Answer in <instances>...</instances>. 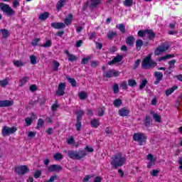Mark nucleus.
Here are the masks:
<instances>
[{"label": "nucleus", "mask_w": 182, "mask_h": 182, "mask_svg": "<svg viewBox=\"0 0 182 182\" xmlns=\"http://www.w3.org/2000/svg\"><path fill=\"white\" fill-rule=\"evenodd\" d=\"M125 162L126 155L122 153H118L114 156L112 164L115 167H120V166H123Z\"/></svg>", "instance_id": "nucleus-1"}, {"label": "nucleus", "mask_w": 182, "mask_h": 182, "mask_svg": "<svg viewBox=\"0 0 182 182\" xmlns=\"http://www.w3.org/2000/svg\"><path fill=\"white\" fill-rule=\"evenodd\" d=\"M151 56H153V53H150L142 61L141 65L144 69H149V68H155V66L157 65V63L151 60Z\"/></svg>", "instance_id": "nucleus-2"}, {"label": "nucleus", "mask_w": 182, "mask_h": 182, "mask_svg": "<svg viewBox=\"0 0 182 182\" xmlns=\"http://www.w3.org/2000/svg\"><path fill=\"white\" fill-rule=\"evenodd\" d=\"M133 140L137 141L139 146H144L147 140V136L146 134L141 132L134 133L133 135Z\"/></svg>", "instance_id": "nucleus-3"}, {"label": "nucleus", "mask_w": 182, "mask_h": 182, "mask_svg": "<svg viewBox=\"0 0 182 182\" xmlns=\"http://www.w3.org/2000/svg\"><path fill=\"white\" fill-rule=\"evenodd\" d=\"M85 156H87V154H86L85 151H80L78 152L75 151H68V157H70V159L79 160L85 157Z\"/></svg>", "instance_id": "nucleus-4"}, {"label": "nucleus", "mask_w": 182, "mask_h": 182, "mask_svg": "<svg viewBox=\"0 0 182 182\" xmlns=\"http://www.w3.org/2000/svg\"><path fill=\"white\" fill-rule=\"evenodd\" d=\"M0 9L4 12V14H6L9 16H12V15L15 14L14 9L6 4L0 3Z\"/></svg>", "instance_id": "nucleus-5"}, {"label": "nucleus", "mask_w": 182, "mask_h": 182, "mask_svg": "<svg viewBox=\"0 0 182 182\" xmlns=\"http://www.w3.org/2000/svg\"><path fill=\"white\" fill-rule=\"evenodd\" d=\"M170 46L168 43H164L156 48L154 51V55H156V56L162 55V53H164V52H167Z\"/></svg>", "instance_id": "nucleus-6"}, {"label": "nucleus", "mask_w": 182, "mask_h": 182, "mask_svg": "<svg viewBox=\"0 0 182 182\" xmlns=\"http://www.w3.org/2000/svg\"><path fill=\"white\" fill-rule=\"evenodd\" d=\"M17 130L18 129H16V127H9L5 126L3 127L1 129V134L5 137L6 136H9L10 134H14V133H15Z\"/></svg>", "instance_id": "nucleus-7"}, {"label": "nucleus", "mask_w": 182, "mask_h": 182, "mask_svg": "<svg viewBox=\"0 0 182 182\" xmlns=\"http://www.w3.org/2000/svg\"><path fill=\"white\" fill-rule=\"evenodd\" d=\"M14 171L17 174L23 175L29 171V168H28V166H21L15 168Z\"/></svg>", "instance_id": "nucleus-8"}, {"label": "nucleus", "mask_w": 182, "mask_h": 182, "mask_svg": "<svg viewBox=\"0 0 182 182\" xmlns=\"http://www.w3.org/2000/svg\"><path fill=\"white\" fill-rule=\"evenodd\" d=\"M65 89H66V84L65 82H60L55 92L57 96H63L65 95Z\"/></svg>", "instance_id": "nucleus-9"}, {"label": "nucleus", "mask_w": 182, "mask_h": 182, "mask_svg": "<svg viewBox=\"0 0 182 182\" xmlns=\"http://www.w3.org/2000/svg\"><path fill=\"white\" fill-rule=\"evenodd\" d=\"M146 159L148 160L147 167L148 168H151V167L156 164V158L153 156L151 154H149Z\"/></svg>", "instance_id": "nucleus-10"}, {"label": "nucleus", "mask_w": 182, "mask_h": 182, "mask_svg": "<svg viewBox=\"0 0 182 182\" xmlns=\"http://www.w3.org/2000/svg\"><path fill=\"white\" fill-rule=\"evenodd\" d=\"M120 75V72L116 70H110L104 74V77H117Z\"/></svg>", "instance_id": "nucleus-11"}, {"label": "nucleus", "mask_w": 182, "mask_h": 182, "mask_svg": "<svg viewBox=\"0 0 182 182\" xmlns=\"http://www.w3.org/2000/svg\"><path fill=\"white\" fill-rule=\"evenodd\" d=\"M118 113L119 116L122 117H124L126 116H129V114L130 113V109L127 107H123L119 109Z\"/></svg>", "instance_id": "nucleus-12"}, {"label": "nucleus", "mask_w": 182, "mask_h": 182, "mask_svg": "<svg viewBox=\"0 0 182 182\" xmlns=\"http://www.w3.org/2000/svg\"><path fill=\"white\" fill-rule=\"evenodd\" d=\"M14 105V101L11 100H1L0 101V107H9Z\"/></svg>", "instance_id": "nucleus-13"}, {"label": "nucleus", "mask_w": 182, "mask_h": 182, "mask_svg": "<svg viewBox=\"0 0 182 182\" xmlns=\"http://www.w3.org/2000/svg\"><path fill=\"white\" fill-rule=\"evenodd\" d=\"M122 59H123V55H118L115 58H114L112 60L109 61L108 63V65H112L116 63H119V62H122Z\"/></svg>", "instance_id": "nucleus-14"}, {"label": "nucleus", "mask_w": 182, "mask_h": 182, "mask_svg": "<svg viewBox=\"0 0 182 182\" xmlns=\"http://www.w3.org/2000/svg\"><path fill=\"white\" fill-rule=\"evenodd\" d=\"M51 26L54 28V29H63V28H65L66 25H65L64 23H52Z\"/></svg>", "instance_id": "nucleus-15"}, {"label": "nucleus", "mask_w": 182, "mask_h": 182, "mask_svg": "<svg viewBox=\"0 0 182 182\" xmlns=\"http://www.w3.org/2000/svg\"><path fill=\"white\" fill-rule=\"evenodd\" d=\"M174 54L171 55V54H167L166 55H163L159 57L157 60L158 62H161V61H166V60H168V59H171V58H174Z\"/></svg>", "instance_id": "nucleus-16"}, {"label": "nucleus", "mask_w": 182, "mask_h": 182, "mask_svg": "<svg viewBox=\"0 0 182 182\" xmlns=\"http://www.w3.org/2000/svg\"><path fill=\"white\" fill-rule=\"evenodd\" d=\"M65 53L67 55L70 62H75V60H77V57L73 54L70 53L69 51L65 50Z\"/></svg>", "instance_id": "nucleus-17"}, {"label": "nucleus", "mask_w": 182, "mask_h": 182, "mask_svg": "<svg viewBox=\"0 0 182 182\" xmlns=\"http://www.w3.org/2000/svg\"><path fill=\"white\" fill-rule=\"evenodd\" d=\"M49 171H60L62 167L59 165H51L48 167Z\"/></svg>", "instance_id": "nucleus-18"}, {"label": "nucleus", "mask_w": 182, "mask_h": 182, "mask_svg": "<svg viewBox=\"0 0 182 182\" xmlns=\"http://www.w3.org/2000/svg\"><path fill=\"white\" fill-rule=\"evenodd\" d=\"M154 75L156 79V81L155 82V85H159V83H160V80L163 79V73L160 72H156Z\"/></svg>", "instance_id": "nucleus-19"}, {"label": "nucleus", "mask_w": 182, "mask_h": 182, "mask_svg": "<svg viewBox=\"0 0 182 182\" xmlns=\"http://www.w3.org/2000/svg\"><path fill=\"white\" fill-rule=\"evenodd\" d=\"M59 66H60V63H58V60H53L52 63V69L54 72H58L59 70Z\"/></svg>", "instance_id": "nucleus-20"}, {"label": "nucleus", "mask_w": 182, "mask_h": 182, "mask_svg": "<svg viewBox=\"0 0 182 182\" xmlns=\"http://www.w3.org/2000/svg\"><path fill=\"white\" fill-rule=\"evenodd\" d=\"M72 21H73V15L71 14H68V16L64 20V25H70L72 23Z\"/></svg>", "instance_id": "nucleus-21"}, {"label": "nucleus", "mask_w": 182, "mask_h": 182, "mask_svg": "<svg viewBox=\"0 0 182 182\" xmlns=\"http://www.w3.org/2000/svg\"><path fill=\"white\" fill-rule=\"evenodd\" d=\"M90 125H91V127L97 129V127L100 126V121H99V119H94L90 121Z\"/></svg>", "instance_id": "nucleus-22"}, {"label": "nucleus", "mask_w": 182, "mask_h": 182, "mask_svg": "<svg viewBox=\"0 0 182 182\" xmlns=\"http://www.w3.org/2000/svg\"><path fill=\"white\" fill-rule=\"evenodd\" d=\"M177 89H178V87L174 85L173 87L166 90L165 91V95L166 96H170V95H171V93H173L174 90H177Z\"/></svg>", "instance_id": "nucleus-23"}, {"label": "nucleus", "mask_w": 182, "mask_h": 182, "mask_svg": "<svg viewBox=\"0 0 182 182\" xmlns=\"http://www.w3.org/2000/svg\"><path fill=\"white\" fill-rule=\"evenodd\" d=\"M29 59H30V63L31 65H36V63H38V57H36V55H31L29 56Z\"/></svg>", "instance_id": "nucleus-24"}, {"label": "nucleus", "mask_w": 182, "mask_h": 182, "mask_svg": "<svg viewBox=\"0 0 182 182\" xmlns=\"http://www.w3.org/2000/svg\"><path fill=\"white\" fill-rule=\"evenodd\" d=\"M98 5H100V0H90V8H96Z\"/></svg>", "instance_id": "nucleus-25"}, {"label": "nucleus", "mask_w": 182, "mask_h": 182, "mask_svg": "<svg viewBox=\"0 0 182 182\" xmlns=\"http://www.w3.org/2000/svg\"><path fill=\"white\" fill-rule=\"evenodd\" d=\"M78 97L80 99V100H85V99L87 97V92L85 91L80 92L78 93Z\"/></svg>", "instance_id": "nucleus-26"}, {"label": "nucleus", "mask_w": 182, "mask_h": 182, "mask_svg": "<svg viewBox=\"0 0 182 182\" xmlns=\"http://www.w3.org/2000/svg\"><path fill=\"white\" fill-rule=\"evenodd\" d=\"M48 18H49L48 12H44L39 15V19H41V21H45L46 19H48Z\"/></svg>", "instance_id": "nucleus-27"}, {"label": "nucleus", "mask_w": 182, "mask_h": 182, "mask_svg": "<svg viewBox=\"0 0 182 182\" xmlns=\"http://www.w3.org/2000/svg\"><path fill=\"white\" fill-rule=\"evenodd\" d=\"M32 119H36V115L32 114L31 118L30 117L26 118V123L27 126H31L32 124Z\"/></svg>", "instance_id": "nucleus-28"}, {"label": "nucleus", "mask_w": 182, "mask_h": 182, "mask_svg": "<svg viewBox=\"0 0 182 182\" xmlns=\"http://www.w3.org/2000/svg\"><path fill=\"white\" fill-rule=\"evenodd\" d=\"M127 45H128L129 46H132V45H133V43H134V37L133 36H129L127 38Z\"/></svg>", "instance_id": "nucleus-29"}, {"label": "nucleus", "mask_w": 182, "mask_h": 182, "mask_svg": "<svg viewBox=\"0 0 182 182\" xmlns=\"http://www.w3.org/2000/svg\"><path fill=\"white\" fill-rule=\"evenodd\" d=\"M65 2H66V0H60L58 1V4H57V9L59 11L60 9H62V8L63 7V5H65Z\"/></svg>", "instance_id": "nucleus-30"}, {"label": "nucleus", "mask_w": 182, "mask_h": 182, "mask_svg": "<svg viewBox=\"0 0 182 182\" xmlns=\"http://www.w3.org/2000/svg\"><path fill=\"white\" fill-rule=\"evenodd\" d=\"M122 101L120 99H117L115 100H114L113 104L114 107H120V106H122Z\"/></svg>", "instance_id": "nucleus-31"}, {"label": "nucleus", "mask_w": 182, "mask_h": 182, "mask_svg": "<svg viewBox=\"0 0 182 182\" xmlns=\"http://www.w3.org/2000/svg\"><path fill=\"white\" fill-rule=\"evenodd\" d=\"M146 36L149 38L150 39L154 38V36H156V34H154V32L151 30H147L146 31Z\"/></svg>", "instance_id": "nucleus-32"}, {"label": "nucleus", "mask_w": 182, "mask_h": 182, "mask_svg": "<svg viewBox=\"0 0 182 182\" xmlns=\"http://www.w3.org/2000/svg\"><path fill=\"white\" fill-rule=\"evenodd\" d=\"M9 83V79L6 78L4 80H0V86L1 87H5Z\"/></svg>", "instance_id": "nucleus-33"}, {"label": "nucleus", "mask_w": 182, "mask_h": 182, "mask_svg": "<svg viewBox=\"0 0 182 182\" xmlns=\"http://www.w3.org/2000/svg\"><path fill=\"white\" fill-rule=\"evenodd\" d=\"M67 80L69 82V83H70L71 86H73V87H76V80L72 77H67Z\"/></svg>", "instance_id": "nucleus-34"}, {"label": "nucleus", "mask_w": 182, "mask_h": 182, "mask_svg": "<svg viewBox=\"0 0 182 182\" xmlns=\"http://www.w3.org/2000/svg\"><path fill=\"white\" fill-rule=\"evenodd\" d=\"M153 118L154 119L155 122H157L158 123L161 122V116L157 113L153 114Z\"/></svg>", "instance_id": "nucleus-35"}, {"label": "nucleus", "mask_w": 182, "mask_h": 182, "mask_svg": "<svg viewBox=\"0 0 182 182\" xmlns=\"http://www.w3.org/2000/svg\"><path fill=\"white\" fill-rule=\"evenodd\" d=\"M43 124H45V121H43L42 119H39L37 123L36 129H42V127H43Z\"/></svg>", "instance_id": "nucleus-36"}, {"label": "nucleus", "mask_w": 182, "mask_h": 182, "mask_svg": "<svg viewBox=\"0 0 182 182\" xmlns=\"http://www.w3.org/2000/svg\"><path fill=\"white\" fill-rule=\"evenodd\" d=\"M53 158L56 161L62 160V159H63V155L61 153H56L53 155Z\"/></svg>", "instance_id": "nucleus-37"}, {"label": "nucleus", "mask_w": 182, "mask_h": 182, "mask_svg": "<svg viewBox=\"0 0 182 182\" xmlns=\"http://www.w3.org/2000/svg\"><path fill=\"white\" fill-rule=\"evenodd\" d=\"M13 63H14V66H16V68H21V66H23V62H22L21 60H14L13 61Z\"/></svg>", "instance_id": "nucleus-38"}, {"label": "nucleus", "mask_w": 182, "mask_h": 182, "mask_svg": "<svg viewBox=\"0 0 182 182\" xmlns=\"http://www.w3.org/2000/svg\"><path fill=\"white\" fill-rule=\"evenodd\" d=\"M141 46H143V41L141 40H138L136 42V48L137 50H140L141 49Z\"/></svg>", "instance_id": "nucleus-39"}, {"label": "nucleus", "mask_w": 182, "mask_h": 182, "mask_svg": "<svg viewBox=\"0 0 182 182\" xmlns=\"http://www.w3.org/2000/svg\"><path fill=\"white\" fill-rule=\"evenodd\" d=\"M128 85L130 87H134V86L137 85V82H136V80L131 79L128 80Z\"/></svg>", "instance_id": "nucleus-40"}, {"label": "nucleus", "mask_w": 182, "mask_h": 182, "mask_svg": "<svg viewBox=\"0 0 182 182\" xmlns=\"http://www.w3.org/2000/svg\"><path fill=\"white\" fill-rule=\"evenodd\" d=\"M1 35H2L3 38H8V36H9V31H8V30L1 29Z\"/></svg>", "instance_id": "nucleus-41"}, {"label": "nucleus", "mask_w": 182, "mask_h": 182, "mask_svg": "<svg viewBox=\"0 0 182 182\" xmlns=\"http://www.w3.org/2000/svg\"><path fill=\"white\" fill-rule=\"evenodd\" d=\"M146 85H147V80H142L139 85V90H141L146 87Z\"/></svg>", "instance_id": "nucleus-42"}, {"label": "nucleus", "mask_w": 182, "mask_h": 182, "mask_svg": "<svg viewBox=\"0 0 182 182\" xmlns=\"http://www.w3.org/2000/svg\"><path fill=\"white\" fill-rule=\"evenodd\" d=\"M28 80H29V78L28 77H24L20 80L19 86H23V85H25L28 82Z\"/></svg>", "instance_id": "nucleus-43"}, {"label": "nucleus", "mask_w": 182, "mask_h": 182, "mask_svg": "<svg viewBox=\"0 0 182 182\" xmlns=\"http://www.w3.org/2000/svg\"><path fill=\"white\" fill-rule=\"evenodd\" d=\"M85 114V112L82 110H80L77 112V120H82V117Z\"/></svg>", "instance_id": "nucleus-44"}, {"label": "nucleus", "mask_w": 182, "mask_h": 182, "mask_svg": "<svg viewBox=\"0 0 182 182\" xmlns=\"http://www.w3.org/2000/svg\"><path fill=\"white\" fill-rule=\"evenodd\" d=\"M104 114H105V109H103V108L99 109L97 111V112H96V115H97V116L101 117V116H103Z\"/></svg>", "instance_id": "nucleus-45"}, {"label": "nucleus", "mask_w": 182, "mask_h": 182, "mask_svg": "<svg viewBox=\"0 0 182 182\" xmlns=\"http://www.w3.org/2000/svg\"><path fill=\"white\" fill-rule=\"evenodd\" d=\"M116 35H117V33H116L114 31H109L107 33V36H108L109 39H112V38H114V36H116Z\"/></svg>", "instance_id": "nucleus-46"}, {"label": "nucleus", "mask_w": 182, "mask_h": 182, "mask_svg": "<svg viewBox=\"0 0 182 182\" xmlns=\"http://www.w3.org/2000/svg\"><path fill=\"white\" fill-rule=\"evenodd\" d=\"M82 151H85L86 154H87V153H93L94 149L90 146H86L85 150H82Z\"/></svg>", "instance_id": "nucleus-47"}, {"label": "nucleus", "mask_w": 182, "mask_h": 182, "mask_svg": "<svg viewBox=\"0 0 182 182\" xmlns=\"http://www.w3.org/2000/svg\"><path fill=\"white\" fill-rule=\"evenodd\" d=\"M124 5V6H132L133 5V0H125Z\"/></svg>", "instance_id": "nucleus-48"}, {"label": "nucleus", "mask_w": 182, "mask_h": 182, "mask_svg": "<svg viewBox=\"0 0 182 182\" xmlns=\"http://www.w3.org/2000/svg\"><path fill=\"white\" fill-rule=\"evenodd\" d=\"M43 46V48H49L52 46V41L50 40H47Z\"/></svg>", "instance_id": "nucleus-49"}, {"label": "nucleus", "mask_w": 182, "mask_h": 182, "mask_svg": "<svg viewBox=\"0 0 182 182\" xmlns=\"http://www.w3.org/2000/svg\"><path fill=\"white\" fill-rule=\"evenodd\" d=\"M67 143L68 144H75V139H73V136H70L67 139Z\"/></svg>", "instance_id": "nucleus-50"}, {"label": "nucleus", "mask_w": 182, "mask_h": 182, "mask_svg": "<svg viewBox=\"0 0 182 182\" xmlns=\"http://www.w3.org/2000/svg\"><path fill=\"white\" fill-rule=\"evenodd\" d=\"M117 29H119V31L122 32V33H124V31H125L124 24L117 25Z\"/></svg>", "instance_id": "nucleus-51"}, {"label": "nucleus", "mask_w": 182, "mask_h": 182, "mask_svg": "<svg viewBox=\"0 0 182 182\" xmlns=\"http://www.w3.org/2000/svg\"><path fill=\"white\" fill-rule=\"evenodd\" d=\"M147 35V31H139L138 32V36H139L141 38H143V36H146Z\"/></svg>", "instance_id": "nucleus-52"}, {"label": "nucleus", "mask_w": 182, "mask_h": 182, "mask_svg": "<svg viewBox=\"0 0 182 182\" xmlns=\"http://www.w3.org/2000/svg\"><path fill=\"white\" fill-rule=\"evenodd\" d=\"M40 41H41V38L33 39V41L31 42L32 46H36Z\"/></svg>", "instance_id": "nucleus-53"}, {"label": "nucleus", "mask_w": 182, "mask_h": 182, "mask_svg": "<svg viewBox=\"0 0 182 182\" xmlns=\"http://www.w3.org/2000/svg\"><path fill=\"white\" fill-rule=\"evenodd\" d=\"M76 130L79 132L80 129H82V123L80 122V120L77 119V124H75Z\"/></svg>", "instance_id": "nucleus-54"}, {"label": "nucleus", "mask_w": 182, "mask_h": 182, "mask_svg": "<svg viewBox=\"0 0 182 182\" xmlns=\"http://www.w3.org/2000/svg\"><path fill=\"white\" fill-rule=\"evenodd\" d=\"M120 87H122L123 90L127 89V81H123L121 82Z\"/></svg>", "instance_id": "nucleus-55"}, {"label": "nucleus", "mask_w": 182, "mask_h": 182, "mask_svg": "<svg viewBox=\"0 0 182 182\" xmlns=\"http://www.w3.org/2000/svg\"><path fill=\"white\" fill-rule=\"evenodd\" d=\"M90 59V57L82 58V60L81 61L82 65H86V64L89 63Z\"/></svg>", "instance_id": "nucleus-56"}, {"label": "nucleus", "mask_w": 182, "mask_h": 182, "mask_svg": "<svg viewBox=\"0 0 182 182\" xmlns=\"http://www.w3.org/2000/svg\"><path fill=\"white\" fill-rule=\"evenodd\" d=\"M170 69H173L174 68V65H176V60H172L168 62Z\"/></svg>", "instance_id": "nucleus-57"}, {"label": "nucleus", "mask_w": 182, "mask_h": 182, "mask_svg": "<svg viewBox=\"0 0 182 182\" xmlns=\"http://www.w3.org/2000/svg\"><path fill=\"white\" fill-rule=\"evenodd\" d=\"M29 89L31 92H36V90H38V87L36 86V85H30Z\"/></svg>", "instance_id": "nucleus-58"}, {"label": "nucleus", "mask_w": 182, "mask_h": 182, "mask_svg": "<svg viewBox=\"0 0 182 182\" xmlns=\"http://www.w3.org/2000/svg\"><path fill=\"white\" fill-rule=\"evenodd\" d=\"M35 136H36V132H30L28 134V137L29 139H33V137H35Z\"/></svg>", "instance_id": "nucleus-59"}, {"label": "nucleus", "mask_w": 182, "mask_h": 182, "mask_svg": "<svg viewBox=\"0 0 182 182\" xmlns=\"http://www.w3.org/2000/svg\"><path fill=\"white\" fill-rule=\"evenodd\" d=\"M42 174V172L39 170L36 171L34 173L35 178H39L41 177V175Z\"/></svg>", "instance_id": "nucleus-60"}, {"label": "nucleus", "mask_w": 182, "mask_h": 182, "mask_svg": "<svg viewBox=\"0 0 182 182\" xmlns=\"http://www.w3.org/2000/svg\"><path fill=\"white\" fill-rule=\"evenodd\" d=\"M114 93H119V85L114 84L113 85Z\"/></svg>", "instance_id": "nucleus-61"}, {"label": "nucleus", "mask_w": 182, "mask_h": 182, "mask_svg": "<svg viewBox=\"0 0 182 182\" xmlns=\"http://www.w3.org/2000/svg\"><path fill=\"white\" fill-rule=\"evenodd\" d=\"M19 5H20L19 0H14L13 1V8H18Z\"/></svg>", "instance_id": "nucleus-62"}, {"label": "nucleus", "mask_w": 182, "mask_h": 182, "mask_svg": "<svg viewBox=\"0 0 182 182\" xmlns=\"http://www.w3.org/2000/svg\"><path fill=\"white\" fill-rule=\"evenodd\" d=\"M159 174V170L154 169L151 171V176H156Z\"/></svg>", "instance_id": "nucleus-63"}, {"label": "nucleus", "mask_w": 182, "mask_h": 182, "mask_svg": "<svg viewBox=\"0 0 182 182\" xmlns=\"http://www.w3.org/2000/svg\"><path fill=\"white\" fill-rule=\"evenodd\" d=\"M178 164H179V167H178L179 170H182V157L179 158Z\"/></svg>", "instance_id": "nucleus-64"}]
</instances>
